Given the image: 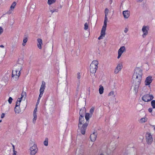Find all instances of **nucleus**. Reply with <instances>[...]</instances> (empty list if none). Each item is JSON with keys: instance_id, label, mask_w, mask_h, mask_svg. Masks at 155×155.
<instances>
[{"instance_id": "0eeeda50", "label": "nucleus", "mask_w": 155, "mask_h": 155, "mask_svg": "<svg viewBox=\"0 0 155 155\" xmlns=\"http://www.w3.org/2000/svg\"><path fill=\"white\" fill-rule=\"evenodd\" d=\"M121 6L124 10H128L130 8V3L127 0H124L121 4Z\"/></svg>"}, {"instance_id": "c756f323", "label": "nucleus", "mask_w": 155, "mask_h": 155, "mask_svg": "<svg viewBox=\"0 0 155 155\" xmlns=\"http://www.w3.org/2000/svg\"><path fill=\"white\" fill-rule=\"evenodd\" d=\"M56 0H48L47 4L49 5H51L54 3Z\"/></svg>"}, {"instance_id": "2eb2a0df", "label": "nucleus", "mask_w": 155, "mask_h": 155, "mask_svg": "<svg viewBox=\"0 0 155 155\" xmlns=\"http://www.w3.org/2000/svg\"><path fill=\"white\" fill-rule=\"evenodd\" d=\"M123 68V64L122 62L119 63L117 65L116 68L115 69L114 73L115 74L118 73L121 71Z\"/></svg>"}, {"instance_id": "b1692460", "label": "nucleus", "mask_w": 155, "mask_h": 155, "mask_svg": "<svg viewBox=\"0 0 155 155\" xmlns=\"http://www.w3.org/2000/svg\"><path fill=\"white\" fill-rule=\"evenodd\" d=\"M26 96V93L25 92H22L21 94V97L20 98H18L17 101H18L19 99L20 100V103L22 101V100H25Z\"/></svg>"}, {"instance_id": "aec40b11", "label": "nucleus", "mask_w": 155, "mask_h": 155, "mask_svg": "<svg viewBox=\"0 0 155 155\" xmlns=\"http://www.w3.org/2000/svg\"><path fill=\"white\" fill-rule=\"evenodd\" d=\"M109 12V10L108 8H105L104 11L105 13V17H104V23H107V21L108 20V18L107 17V16L108 15V13Z\"/></svg>"}, {"instance_id": "49530a36", "label": "nucleus", "mask_w": 155, "mask_h": 155, "mask_svg": "<svg viewBox=\"0 0 155 155\" xmlns=\"http://www.w3.org/2000/svg\"><path fill=\"white\" fill-rule=\"evenodd\" d=\"M152 109L151 108H149L148 110V111L150 113H151L152 111Z\"/></svg>"}, {"instance_id": "6ab92c4d", "label": "nucleus", "mask_w": 155, "mask_h": 155, "mask_svg": "<svg viewBox=\"0 0 155 155\" xmlns=\"http://www.w3.org/2000/svg\"><path fill=\"white\" fill-rule=\"evenodd\" d=\"M97 135L96 132H94L91 135L90 138L91 141L94 142L96 140Z\"/></svg>"}, {"instance_id": "c03bdc74", "label": "nucleus", "mask_w": 155, "mask_h": 155, "mask_svg": "<svg viewBox=\"0 0 155 155\" xmlns=\"http://www.w3.org/2000/svg\"><path fill=\"white\" fill-rule=\"evenodd\" d=\"M5 114L4 113H2L1 115V117L2 118H3L4 117H5Z\"/></svg>"}, {"instance_id": "1a4fd4ad", "label": "nucleus", "mask_w": 155, "mask_h": 155, "mask_svg": "<svg viewBox=\"0 0 155 155\" xmlns=\"http://www.w3.org/2000/svg\"><path fill=\"white\" fill-rule=\"evenodd\" d=\"M146 138L147 143L149 144H151L153 140L151 133L149 132H147L146 134Z\"/></svg>"}, {"instance_id": "4c0bfd02", "label": "nucleus", "mask_w": 155, "mask_h": 155, "mask_svg": "<svg viewBox=\"0 0 155 155\" xmlns=\"http://www.w3.org/2000/svg\"><path fill=\"white\" fill-rule=\"evenodd\" d=\"M12 100L13 99L12 97H10L9 98L8 101L10 104H11L12 103Z\"/></svg>"}, {"instance_id": "ea45409f", "label": "nucleus", "mask_w": 155, "mask_h": 155, "mask_svg": "<svg viewBox=\"0 0 155 155\" xmlns=\"http://www.w3.org/2000/svg\"><path fill=\"white\" fill-rule=\"evenodd\" d=\"M13 153L12 155H16V154L17 153V152L15 150V147L14 146H13Z\"/></svg>"}, {"instance_id": "cd10ccee", "label": "nucleus", "mask_w": 155, "mask_h": 155, "mask_svg": "<svg viewBox=\"0 0 155 155\" xmlns=\"http://www.w3.org/2000/svg\"><path fill=\"white\" fill-rule=\"evenodd\" d=\"M8 81V78L7 77H3L1 80L2 83L3 84L7 83Z\"/></svg>"}, {"instance_id": "58836bf2", "label": "nucleus", "mask_w": 155, "mask_h": 155, "mask_svg": "<svg viewBox=\"0 0 155 155\" xmlns=\"http://www.w3.org/2000/svg\"><path fill=\"white\" fill-rule=\"evenodd\" d=\"M81 110V113L82 114V116H83V117L84 116V114L85 113V109H84V108H83V109H81L80 110Z\"/></svg>"}, {"instance_id": "412c9836", "label": "nucleus", "mask_w": 155, "mask_h": 155, "mask_svg": "<svg viewBox=\"0 0 155 155\" xmlns=\"http://www.w3.org/2000/svg\"><path fill=\"white\" fill-rule=\"evenodd\" d=\"M45 87V83L44 81L42 82V84L40 89V93H43Z\"/></svg>"}, {"instance_id": "f3484780", "label": "nucleus", "mask_w": 155, "mask_h": 155, "mask_svg": "<svg viewBox=\"0 0 155 155\" xmlns=\"http://www.w3.org/2000/svg\"><path fill=\"white\" fill-rule=\"evenodd\" d=\"M57 63L59 67H61L62 66H64L66 70V68L65 66V61H62L61 60H58Z\"/></svg>"}, {"instance_id": "7ed1b4c3", "label": "nucleus", "mask_w": 155, "mask_h": 155, "mask_svg": "<svg viewBox=\"0 0 155 155\" xmlns=\"http://www.w3.org/2000/svg\"><path fill=\"white\" fill-rule=\"evenodd\" d=\"M81 110L80 111V117L79 118V123L78 124V127L80 130H81V132L82 134H84L85 132V130L87 125V123L86 122L84 123L85 120L83 116L81 113Z\"/></svg>"}, {"instance_id": "f03ea898", "label": "nucleus", "mask_w": 155, "mask_h": 155, "mask_svg": "<svg viewBox=\"0 0 155 155\" xmlns=\"http://www.w3.org/2000/svg\"><path fill=\"white\" fill-rule=\"evenodd\" d=\"M22 64L17 63L14 67V69L12 71V80L16 81L17 80L20 76V71L22 69Z\"/></svg>"}, {"instance_id": "37998d69", "label": "nucleus", "mask_w": 155, "mask_h": 155, "mask_svg": "<svg viewBox=\"0 0 155 155\" xmlns=\"http://www.w3.org/2000/svg\"><path fill=\"white\" fill-rule=\"evenodd\" d=\"M43 93H40V94L39 95L38 98V101L41 98V97H42Z\"/></svg>"}, {"instance_id": "f257e3e1", "label": "nucleus", "mask_w": 155, "mask_h": 155, "mask_svg": "<svg viewBox=\"0 0 155 155\" xmlns=\"http://www.w3.org/2000/svg\"><path fill=\"white\" fill-rule=\"evenodd\" d=\"M142 75V70L139 68H135V71L133 76V89L135 93H136L140 84Z\"/></svg>"}, {"instance_id": "9b49d317", "label": "nucleus", "mask_w": 155, "mask_h": 155, "mask_svg": "<svg viewBox=\"0 0 155 155\" xmlns=\"http://www.w3.org/2000/svg\"><path fill=\"white\" fill-rule=\"evenodd\" d=\"M148 30L149 27L148 26H143V27L142 31L143 33L142 35V37L143 38H145L148 35Z\"/></svg>"}, {"instance_id": "2f4dec72", "label": "nucleus", "mask_w": 155, "mask_h": 155, "mask_svg": "<svg viewBox=\"0 0 155 155\" xmlns=\"http://www.w3.org/2000/svg\"><path fill=\"white\" fill-rule=\"evenodd\" d=\"M108 96H109L114 97L115 96V94H114V92L113 91H111L109 93Z\"/></svg>"}, {"instance_id": "473e14b6", "label": "nucleus", "mask_w": 155, "mask_h": 155, "mask_svg": "<svg viewBox=\"0 0 155 155\" xmlns=\"http://www.w3.org/2000/svg\"><path fill=\"white\" fill-rule=\"evenodd\" d=\"M151 104L153 108L155 109V100H153L152 101H151Z\"/></svg>"}, {"instance_id": "09e8293b", "label": "nucleus", "mask_w": 155, "mask_h": 155, "mask_svg": "<svg viewBox=\"0 0 155 155\" xmlns=\"http://www.w3.org/2000/svg\"><path fill=\"white\" fill-rule=\"evenodd\" d=\"M151 126L153 128V131L155 132V125H151Z\"/></svg>"}, {"instance_id": "393cba45", "label": "nucleus", "mask_w": 155, "mask_h": 155, "mask_svg": "<svg viewBox=\"0 0 155 155\" xmlns=\"http://www.w3.org/2000/svg\"><path fill=\"white\" fill-rule=\"evenodd\" d=\"M0 48H2V49H0V54H4L6 52V50L4 46L3 45H0Z\"/></svg>"}, {"instance_id": "f8f14e48", "label": "nucleus", "mask_w": 155, "mask_h": 155, "mask_svg": "<svg viewBox=\"0 0 155 155\" xmlns=\"http://www.w3.org/2000/svg\"><path fill=\"white\" fill-rule=\"evenodd\" d=\"M126 51L125 47L124 46L121 47L118 51L117 59H119L121 57L122 54Z\"/></svg>"}, {"instance_id": "3c124183", "label": "nucleus", "mask_w": 155, "mask_h": 155, "mask_svg": "<svg viewBox=\"0 0 155 155\" xmlns=\"http://www.w3.org/2000/svg\"><path fill=\"white\" fill-rule=\"evenodd\" d=\"M143 0H137V2H141L143 1Z\"/></svg>"}, {"instance_id": "8fccbe9b", "label": "nucleus", "mask_w": 155, "mask_h": 155, "mask_svg": "<svg viewBox=\"0 0 155 155\" xmlns=\"http://www.w3.org/2000/svg\"><path fill=\"white\" fill-rule=\"evenodd\" d=\"M100 155H106V154L105 153H100Z\"/></svg>"}, {"instance_id": "20e7f679", "label": "nucleus", "mask_w": 155, "mask_h": 155, "mask_svg": "<svg viewBox=\"0 0 155 155\" xmlns=\"http://www.w3.org/2000/svg\"><path fill=\"white\" fill-rule=\"evenodd\" d=\"M98 61L97 60H94L91 63L90 67V73L92 74L96 73L98 68Z\"/></svg>"}, {"instance_id": "a19ab883", "label": "nucleus", "mask_w": 155, "mask_h": 155, "mask_svg": "<svg viewBox=\"0 0 155 155\" xmlns=\"http://www.w3.org/2000/svg\"><path fill=\"white\" fill-rule=\"evenodd\" d=\"M26 103H25L23 105H22V104H21V106L22 108L23 109H25L26 107Z\"/></svg>"}, {"instance_id": "bb28decb", "label": "nucleus", "mask_w": 155, "mask_h": 155, "mask_svg": "<svg viewBox=\"0 0 155 155\" xmlns=\"http://www.w3.org/2000/svg\"><path fill=\"white\" fill-rule=\"evenodd\" d=\"M58 10L52 8H49V12L51 14H53L58 12Z\"/></svg>"}, {"instance_id": "4be33fe9", "label": "nucleus", "mask_w": 155, "mask_h": 155, "mask_svg": "<svg viewBox=\"0 0 155 155\" xmlns=\"http://www.w3.org/2000/svg\"><path fill=\"white\" fill-rule=\"evenodd\" d=\"M38 43L37 44V46L38 48L41 49L42 48V41L41 38H38L37 39Z\"/></svg>"}, {"instance_id": "72a5a7b5", "label": "nucleus", "mask_w": 155, "mask_h": 155, "mask_svg": "<svg viewBox=\"0 0 155 155\" xmlns=\"http://www.w3.org/2000/svg\"><path fill=\"white\" fill-rule=\"evenodd\" d=\"M89 23L86 22L85 23L84 25V29L85 30L87 29L88 27Z\"/></svg>"}, {"instance_id": "79ce46f5", "label": "nucleus", "mask_w": 155, "mask_h": 155, "mask_svg": "<svg viewBox=\"0 0 155 155\" xmlns=\"http://www.w3.org/2000/svg\"><path fill=\"white\" fill-rule=\"evenodd\" d=\"M3 31V29L2 27H0V35L1 34Z\"/></svg>"}, {"instance_id": "603ef678", "label": "nucleus", "mask_w": 155, "mask_h": 155, "mask_svg": "<svg viewBox=\"0 0 155 155\" xmlns=\"http://www.w3.org/2000/svg\"><path fill=\"white\" fill-rule=\"evenodd\" d=\"M53 46L52 45L51 47V51H52V49H53Z\"/></svg>"}, {"instance_id": "a18cd8bd", "label": "nucleus", "mask_w": 155, "mask_h": 155, "mask_svg": "<svg viewBox=\"0 0 155 155\" xmlns=\"http://www.w3.org/2000/svg\"><path fill=\"white\" fill-rule=\"evenodd\" d=\"M77 77L79 79L81 78V74L80 73H78V75H77Z\"/></svg>"}, {"instance_id": "c9c22d12", "label": "nucleus", "mask_w": 155, "mask_h": 155, "mask_svg": "<svg viewBox=\"0 0 155 155\" xmlns=\"http://www.w3.org/2000/svg\"><path fill=\"white\" fill-rule=\"evenodd\" d=\"M90 117V114L89 113H86L85 115V118L86 120L87 121L89 119Z\"/></svg>"}, {"instance_id": "e433bc0d", "label": "nucleus", "mask_w": 155, "mask_h": 155, "mask_svg": "<svg viewBox=\"0 0 155 155\" xmlns=\"http://www.w3.org/2000/svg\"><path fill=\"white\" fill-rule=\"evenodd\" d=\"M94 107H92L90 109V114H93L94 112Z\"/></svg>"}, {"instance_id": "a878e982", "label": "nucleus", "mask_w": 155, "mask_h": 155, "mask_svg": "<svg viewBox=\"0 0 155 155\" xmlns=\"http://www.w3.org/2000/svg\"><path fill=\"white\" fill-rule=\"evenodd\" d=\"M49 25L50 28L54 29L55 26V23L54 22L50 21L49 23Z\"/></svg>"}, {"instance_id": "39448f33", "label": "nucleus", "mask_w": 155, "mask_h": 155, "mask_svg": "<svg viewBox=\"0 0 155 155\" xmlns=\"http://www.w3.org/2000/svg\"><path fill=\"white\" fill-rule=\"evenodd\" d=\"M30 143L33 144L32 146L30 147L29 149L30 154L31 155H35L38 150L37 145L34 140H31Z\"/></svg>"}, {"instance_id": "a211bd4d", "label": "nucleus", "mask_w": 155, "mask_h": 155, "mask_svg": "<svg viewBox=\"0 0 155 155\" xmlns=\"http://www.w3.org/2000/svg\"><path fill=\"white\" fill-rule=\"evenodd\" d=\"M123 14L124 18L127 19L130 16V12L128 10H126L123 11Z\"/></svg>"}, {"instance_id": "f704fd0d", "label": "nucleus", "mask_w": 155, "mask_h": 155, "mask_svg": "<svg viewBox=\"0 0 155 155\" xmlns=\"http://www.w3.org/2000/svg\"><path fill=\"white\" fill-rule=\"evenodd\" d=\"M48 138H46L45 139V140L44 142V145L46 146H47L48 145Z\"/></svg>"}, {"instance_id": "423d86ee", "label": "nucleus", "mask_w": 155, "mask_h": 155, "mask_svg": "<svg viewBox=\"0 0 155 155\" xmlns=\"http://www.w3.org/2000/svg\"><path fill=\"white\" fill-rule=\"evenodd\" d=\"M107 23H104V25L101 31V35L98 38L99 40L103 39L105 36Z\"/></svg>"}, {"instance_id": "6e6552de", "label": "nucleus", "mask_w": 155, "mask_h": 155, "mask_svg": "<svg viewBox=\"0 0 155 155\" xmlns=\"http://www.w3.org/2000/svg\"><path fill=\"white\" fill-rule=\"evenodd\" d=\"M153 98V95L147 94L144 95L142 97V100L145 102H148L152 100Z\"/></svg>"}, {"instance_id": "9d476101", "label": "nucleus", "mask_w": 155, "mask_h": 155, "mask_svg": "<svg viewBox=\"0 0 155 155\" xmlns=\"http://www.w3.org/2000/svg\"><path fill=\"white\" fill-rule=\"evenodd\" d=\"M21 105L20 100L17 101L16 103L15 106V111L16 114H19L21 112V110L20 107Z\"/></svg>"}, {"instance_id": "dca6fc26", "label": "nucleus", "mask_w": 155, "mask_h": 155, "mask_svg": "<svg viewBox=\"0 0 155 155\" xmlns=\"http://www.w3.org/2000/svg\"><path fill=\"white\" fill-rule=\"evenodd\" d=\"M37 111V106L35 108L33 113V118L32 119V122L33 124H35V123L37 119V116L36 112Z\"/></svg>"}, {"instance_id": "864d4df0", "label": "nucleus", "mask_w": 155, "mask_h": 155, "mask_svg": "<svg viewBox=\"0 0 155 155\" xmlns=\"http://www.w3.org/2000/svg\"><path fill=\"white\" fill-rule=\"evenodd\" d=\"M14 23V21H12V25H13Z\"/></svg>"}, {"instance_id": "c85d7f7f", "label": "nucleus", "mask_w": 155, "mask_h": 155, "mask_svg": "<svg viewBox=\"0 0 155 155\" xmlns=\"http://www.w3.org/2000/svg\"><path fill=\"white\" fill-rule=\"evenodd\" d=\"M104 88L103 86L100 85L99 86V93L100 94H103L104 92Z\"/></svg>"}, {"instance_id": "de8ad7c7", "label": "nucleus", "mask_w": 155, "mask_h": 155, "mask_svg": "<svg viewBox=\"0 0 155 155\" xmlns=\"http://www.w3.org/2000/svg\"><path fill=\"white\" fill-rule=\"evenodd\" d=\"M128 31V29L127 28H125L124 30V32L125 33H126Z\"/></svg>"}, {"instance_id": "5701e85b", "label": "nucleus", "mask_w": 155, "mask_h": 155, "mask_svg": "<svg viewBox=\"0 0 155 155\" xmlns=\"http://www.w3.org/2000/svg\"><path fill=\"white\" fill-rule=\"evenodd\" d=\"M147 120L148 118L146 116H145L144 117L140 119L139 120V121L140 124H143L147 122Z\"/></svg>"}, {"instance_id": "4d7b16f0", "label": "nucleus", "mask_w": 155, "mask_h": 155, "mask_svg": "<svg viewBox=\"0 0 155 155\" xmlns=\"http://www.w3.org/2000/svg\"><path fill=\"white\" fill-rule=\"evenodd\" d=\"M2 121V120H0V123Z\"/></svg>"}, {"instance_id": "4468645a", "label": "nucleus", "mask_w": 155, "mask_h": 155, "mask_svg": "<svg viewBox=\"0 0 155 155\" xmlns=\"http://www.w3.org/2000/svg\"><path fill=\"white\" fill-rule=\"evenodd\" d=\"M152 77L151 76H149L146 78L144 81V83L146 86H149L150 87V84L152 81Z\"/></svg>"}, {"instance_id": "5fc2aeb1", "label": "nucleus", "mask_w": 155, "mask_h": 155, "mask_svg": "<svg viewBox=\"0 0 155 155\" xmlns=\"http://www.w3.org/2000/svg\"><path fill=\"white\" fill-rule=\"evenodd\" d=\"M92 145H91L90 146H89V147H92Z\"/></svg>"}, {"instance_id": "6e6d98bb", "label": "nucleus", "mask_w": 155, "mask_h": 155, "mask_svg": "<svg viewBox=\"0 0 155 155\" xmlns=\"http://www.w3.org/2000/svg\"><path fill=\"white\" fill-rule=\"evenodd\" d=\"M80 2H81L82 1V0H79Z\"/></svg>"}, {"instance_id": "ddd939ff", "label": "nucleus", "mask_w": 155, "mask_h": 155, "mask_svg": "<svg viewBox=\"0 0 155 155\" xmlns=\"http://www.w3.org/2000/svg\"><path fill=\"white\" fill-rule=\"evenodd\" d=\"M16 5L17 3L15 2H12L10 7L8 11L7 12V13L8 14H11L13 12Z\"/></svg>"}, {"instance_id": "7c9ffc66", "label": "nucleus", "mask_w": 155, "mask_h": 155, "mask_svg": "<svg viewBox=\"0 0 155 155\" xmlns=\"http://www.w3.org/2000/svg\"><path fill=\"white\" fill-rule=\"evenodd\" d=\"M28 38L27 37H25L23 39V42L22 45L23 46H25L26 45V43L28 41Z\"/></svg>"}]
</instances>
